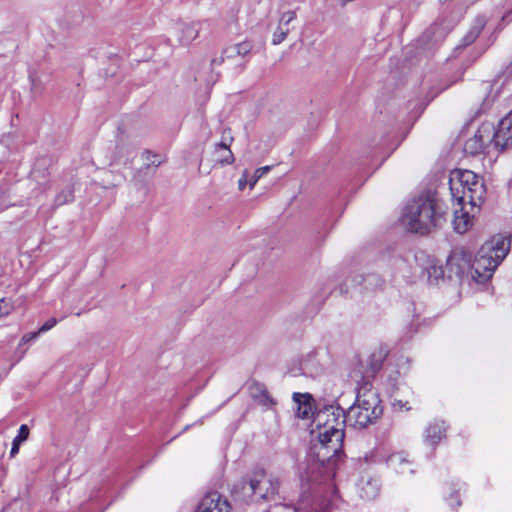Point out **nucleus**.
Masks as SVG:
<instances>
[{
	"label": "nucleus",
	"instance_id": "obj_1",
	"mask_svg": "<svg viewBox=\"0 0 512 512\" xmlns=\"http://www.w3.org/2000/svg\"><path fill=\"white\" fill-rule=\"evenodd\" d=\"M382 413L383 407L377 391L372 386L361 385L358 388L355 403L346 413L337 408L330 413L328 410L317 415L318 426H321L322 418L327 416L323 431L318 435L321 449L326 450L327 457L337 455L342 450L344 440L342 426L345 423L362 429L375 423Z\"/></svg>",
	"mask_w": 512,
	"mask_h": 512
},
{
	"label": "nucleus",
	"instance_id": "obj_2",
	"mask_svg": "<svg viewBox=\"0 0 512 512\" xmlns=\"http://www.w3.org/2000/svg\"><path fill=\"white\" fill-rule=\"evenodd\" d=\"M508 252L509 244L506 239L493 237L480 247L472 264L469 253L463 249H454L447 258L446 271L450 278L461 277L471 268L474 271L473 279L478 283H485L491 279Z\"/></svg>",
	"mask_w": 512,
	"mask_h": 512
},
{
	"label": "nucleus",
	"instance_id": "obj_3",
	"mask_svg": "<svg viewBox=\"0 0 512 512\" xmlns=\"http://www.w3.org/2000/svg\"><path fill=\"white\" fill-rule=\"evenodd\" d=\"M449 189L453 201L468 204L471 210L479 209L485 200L483 179L470 170L457 169L450 173Z\"/></svg>",
	"mask_w": 512,
	"mask_h": 512
},
{
	"label": "nucleus",
	"instance_id": "obj_4",
	"mask_svg": "<svg viewBox=\"0 0 512 512\" xmlns=\"http://www.w3.org/2000/svg\"><path fill=\"white\" fill-rule=\"evenodd\" d=\"M441 217L437 212L434 199L429 196H419L406 204L401 221L409 231L426 234L438 225Z\"/></svg>",
	"mask_w": 512,
	"mask_h": 512
},
{
	"label": "nucleus",
	"instance_id": "obj_5",
	"mask_svg": "<svg viewBox=\"0 0 512 512\" xmlns=\"http://www.w3.org/2000/svg\"><path fill=\"white\" fill-rule=\"evenodd\" d=\"M279 488L280 480L278 477L272 474L267 475L264 469L257 468L234 486L233 494L244 502L253 498L271 500L278 494Z\"/></svg>",
	"mask_w": 512,
	"mask_h": 512
},
{
	"label": "nucleus",
	"instance_id": "obj_6",
	"mask_svg": "<svg viewBox=\"0 0 512 512\" xmlns=\"http://www.w3.org/2000/svg\"><path fill=\"white\" fill-rule=\"evenodd\" d=\"M252 48L253 44L248 40L229 45L222 50L219 58L212 59L211 65L217 66L221 65L225 60H236L237 58H240L243 62L239 64V67L240 70L243 71L246 68V58L250 55Z\"/></svg>",
	"mask_w": 512,
	"mask_h": 512
},
{
	"label": "nucleus",
	"instance_id": "obj_7",
	"mask_svg": "<svg viewBox=\"0 0 512 512\" xmlns=\"http://www.w3.org/2000/svg\"><path fill=\"white\" fill-rule=\"evenodd\" d=\"M387 357V352L383 348L376 349L372 352V354L369 357V367L365 374H362L358 370H353L351 373V377L360 384L363 382L362 385H370V379L374 378L375 375L380 371L382 368L383 362Z\"/></svg>",
	"mask_w": 512,
	"mask_h": 512
},
{
	"label": "nucleus",
	"instance_id": "obj_8",
	"mask_svg": "<svg viewBox=\"0 0 512 512\" xmlns=\"http://www.w3.org/2000/svg\"><path fill=\"white\" fill-rule=\"evenodd\" d=\"M493 148L502 151L512 145V109L498 124L496 130L491 127Z\"/></svg>",
	"mask_w": 512,
	"mask_h": 512
},
{
	"label": "nucleus",
	"instance_id": "obj_9",
	"mask_svg": "<svg viewBox=\"0 0 512 512\" xmlns=\"http://www.w3.org/2000/svg\"><path fill=\"white\" fill-rule=\"evenodd\" d=\"M492 147L491 127L490 125H482L476 134L465 142L464 151L468 154L476 155Z\"/></svg>",
	"mask_w": 512,
	"mask_h": 512
},
{
	"label": "nucleus",
	"instance_id": "obj_10",
	"mask_svg": "<svg viewBox=\"0 0 512 512\" xmlns=\"http://www.w3.org/2000/svg\"><path fill=\"white\" fill-rule=\"evenodd\" d=\"M229 501L218 492L207 493L197 506L196 512H230Z\"/></svg>",
	"mask_w": 512,
	"mask_h": 512
},
{
	"label": "nucleus",
	"instance_id": "obj_11",
	"mask_svg": "<svg viewBox=\"0 0 512 512\" xmlns=\"http://www.w3.org/2000/svg\"><path fill=\"white\" fill-rule=\"evenodd\" d=\"M459 208L454 209V219L453 225L454 229L457 233L463 234L469 230V228L473 224V216L470 215V212L466 209L468 204H457Z\"/></svg>",
	"mask_w": 512,
	"mask_h": 512
},
{
	"label": "nucleus",
	"instance_id": "obj_12",
	"mask_svg": "<svg viewBox=\"0 0 512 512\" xmlns=\"http://www.w3.org/2000/svg\"><path fill=\"white\" fill-rule=\"evenodd\" d=\"M199 25L198 23H178L175 26V34L177 40L182 45H189L192 43L199 35Z\"/></svg>",
	"mask_w": 512,
	"mask_h": 512
},
{
	"label": "nucleus",
	"instance_id": "obj_13",
	"mask_svg": "<svg viewBox=\"0 0 512 512\" xmlns=\"http://www.w3.org/2000/svg\"><path fill=\"white\" fill-rule=\"evenodd\" d=\"M357 486L360 497L365 500L375 499L380 491L379 480L371 476H362Z\"/></svg>",
	"mask_w": 512,
	"mask_h": 512
},
{
	"label": "nucleus",
	"instance_id": "obj_14",
	"mask_svg": "<svg viewBox=\"0 0 512 512\" xmlns=\"http://www.w3.org/2000/svg\"><path fill=\"white\" fill-rule=\"evenodd\" d=\"M386 464L397 473H413L411 463L402 453H393L386 458Z\"/></svg>",
	"mask_w": 512,
	"mask_h": 512
},
{
	"label": "nucleus",
	"instance_id": "obj_15",
	"mask_svg": "<svg viewBox=\"0 0 512 512\" xmlns=\"http://www.w3.org/2000/svg\"><path fill=\"white\" fill-rule=\"evenodd\" d=\"M446 427L443 421L430 424L425 431V441L436 446L445 437Z\"/></svg>",
	"mask_w": 512,
	"mask_h": 512
},
{
	"label": "nucleus",
	"instance_id": "obj_16",
	"mask_svg": "<svg viewBox=\"0 0 512 512\" xmlns=\"http://www.w3.org/2000/svg\"><path fill=\"white\" fill-rule=\"evenodd\" d=\"M450 31V27L444 21H437L431 25L424 34V37L431 42L442 41Z\"/></svg>",
	"mask_w": 512,
	"mask_h": 512
},
{
	"label": "nucleus",
	"instance_id": "obj_17",
	"mask_svg": "<svg viewBox=\"0 0 512 512\" xmlns=\"http://www.w3.org/2000/svg\"><path fill=\"white\" fill-rule=\"evenodd\" d=\"M293 400L298 405L296 414L299 418H308L312 413V396L308 393H294Z\"/></svg>",
	"mask_w": 512,
	"mask_h": 512
},
{
	"label": "nucleus",
	"instance_id": "obj_18",
	"mask_svg": "<svg viewBox=\"0 0 512 512\" xmlns=\"http://www.w3.org/2000/svg\"><path fill=\"white\" fill-rule=\"evenodd\" d=\"M225 152V156L217 157L216 162L221 166L231 165L235 161L234 154L230 150V146L227 142H218L214 145V153Z\"/></svg>",
	"mask_w": 512,
	"mask_h": 512
},
{
	"label": "nucleus",
	"instance_id": "obj_19",
	"mask_svg": "<svg viewBox=\"0 0 512 512\" xmlns=\"http://www.w3.org/2000/svg\"><path fill=\"white\" fill-rule=\"evenodd\" d=\"M29 437V428L26 424H22L19 429L18 433L15 436V438L12 441V447L10 451V456L14 457L20 449V445L25 442Z\"/></svg>",
	"mask_w": 512,
	"mask_h": 512
},
{
	"label": "nucleus",
	"instance_id": "obj_20",
	"mask_svg": "<svg viewBox=\"0 0 512 512\" xmlns=\"http://www.w3.org/2000/svg\"><path fill=\"white\" fill-rule=\"evenodd\" d=\"M425 272L427 274V278L429 282H437L439 279H442L445 270L443 266L434 260H430L427 267H425Z\"/></svg>",
	"mask_w": 512,
	"mask_h": 512
},
{
	"label": "nucleus",
	"instance_id": "obj_21",
	"mask_svg": "<svg viewBox=\"0 0 512 512\" xmlns=\"http://www.w3.org/2000/svg\"><path fill=\"white\" fill-rule=\"evenodd\" d=\"M131 154H133V148L130 144L123 140H119L116 143L114 156L116 162H125Z\"/></svg>",
	"mask_w": 512,
	"mask_h": 512
},
{
	"label": "nucleus",
	"instance_id": "obj_22",
	"mask_svg": "<svg viewBox=\"0 0 512 512\" xmlns=\"http://www.w3.org/2000/svg\"><path fill=\"white\" fill-rule=\"evenodd\" d=\"M361 280L357 283L359 285H364L366 289H373L382 286L384 280L380 277V275L376 273H369L366 276H360Z\"/></svg>",
	"mask_w": 512,
	"mask_h": 512
},
{
	"label": "nucleus",
	"instance_id": "obj_23",
	"mask_svg": "<svg viewBox=\"0 0 512 512\" xmlns=\"http://www.w3.org/2000/svg\"><path fill=\"white\" fill-rule=\"evenodd\" d=\"M74 199L73 190L70 187H67L66 189L59 192L55 197V205L56 206H62L67 203L72 202Z\"/></svg>",
	"mask_w": 512,
	"mask_h": 512
},
{
	"label": "nucleus",
	"instance_id": "obj_24",
	"mask_svg": "<svg viewBox=\"0 0 512 512\" xmlns=\"http://www.w3.org/2000/svg\"><path fill=\"white\" fill-rule=\"evenodd\" d=\"M289 32H290V30L288 27H284L283 25L279 24V26L273 33L272 44L273 45L281 44L286 39Z\"/></svg>",
	"mask_w": 512,
	"mask_h": 512
},
{
	"label": "nucleus",
	"instance_id": "obj_25",
	"mask_svg": "<svg viewBox=\"0 0 512 512\" xmlns=\"http://www.w3.org/2000/svg\"><path fill=\"white\" fill-rule=\"evenodd\" d=\"M255 398L259 400V403L267 408H271L275 405V401L269 395L268 391L265 388L259 387V395H254Z\"/></svg>",
	"mask_w": 512,
	"mask_h": 512
},
{
	"label": "nucleus",
	"instance_id": "obj_26",
	"mask_svg": "<svg viewBox=\"0 0 512 512\" xmlns=\"http://www.w3.org/2000/svg\"><path fill=\"white\" fill-rule=\"evenodd\" d=\"M271 166H263L255 170L253 176L249 180L250 188H253L258 180L271 170Z\"/></svg>",
	"mask_w": 512,
	"mask_h": 512
},
{
	"label": "nucleus",
	"instance_id": "obj_27",
	"mask_svg": "<svg viewBox=\"0 0 512 512\" xmlns=\"http://www.w3.org/2000/svg\"><path fill=\"white\" fill-rule=\"evenodd\" d=\"M14 309L11 300L2 298L0 299V317L9 315Z\"/></svg>",
	"mask_w": 512,
	"mask_h": 512
},
{
	"label": "nucleus",
	"instance_id": "obj_28",
	"mask_svg": "<svg viewBox=\"0 0 512 512\" xmlns=\"http://www.w3.org/2000/svg\"><path fill=\"white\" fill-rule=\"evenodd\" d=\"M296 18L295 11H287L284 12L280 18V25H283L284 27H287L290 22H292Z\"/></svg>",
	"mask_w": 512,
	"mask_h": 512
},
{
	"label": "nucleus",
	"instance_id": "obj_29",
	"mask_svg": "<svg viewBox=\"0 0 512 512\" xmlns=\"http://www.w3.org/2000/svg\"><path fill=\"white\" fill-rule=\"evenodd\" d=\"M479 33H480L479 28H474V29L470 30L468 32V34L463 38L464 45H469L472 42H474L476 40V38L478 37Z\"/></svg>",
	"mask_w": 512,
	"mask_h": 512
},
{
	"label": "nucleus",
	"instance_id": "obj_30",
	"mask_svg": "<svg viewBox=\"0 0 512 512\" xmlns=\"http://www.w3.org/2000/svg\"><path fill=\"white\" fill-rule=\"evenodd\" d=\"M234 141L232 131L230 128H224L221 133V142H227V145H231Z\"/></svg>",
	"mask_w": 512,
	"mask_h": 512
},
{
	"label": "nucleus",
	"instance_id": "obj_31",
	"mask_svg": "<svg viewBox=\"0 0 512 512\" xmlns=\"http://www.w3.org/2000/svg\"><path fill=\"white\" fill-rule=\"evenodd\" d=\"M57 323L58 320L56 318H50L39 328L38 331L40 332V334L45 333L51 330Z\"/></svg>",
	"mask_w": 512,
	"mask_h": 512
},
{
	"label": "nucleus",
	"instance_id": "obj_32",
	"mask_svg": "<svg viewBox=\"0 0 512 512\" xmlns=\"http://www.w3.org/2000/svg\"><path fill=\"white\" fill-rule=\"evenodd\" d=\"M39 334H40L39 331L28 332V333L24 334L23 337L21 338L20 345L26 344V343H29V342L35 340L39 336Z\"/></svg>",
	"mask_w": 512,
	"mask_h": 512
},
{
	"label": "nucleus",
	"instance_id": "obj_33",
	"mask_svg": "<svg viewBox=\"0 0 512 512\" xmlns=\"http://www.w3.org/2000/svg\"><path fill=\"white\" fill-rule=\"evenodd\" d=\"M248 182H249V180H248V173H247V170H245L243 175H242V177L238 181L239 189L243 190L246 187Z\"/></svg>",
	"mask_w": 512,
	"mask_h": 512
},
{
	"label": "nucleus",
	"instance_id": "obj_34",
	"mask_svg": "<svg viewBox=\"0 0 512 512\" xmlns=\"http://www.w3.org/2000/svg\"><path fill=\"white\" fill-rule=\"evenodd\" d=\"M450 505L457 508L461 505V501L459 500V496L457 492H454L450 496Z\"/></svg>",
	"mask_w": 512,
	"mask_h": 512
},
{
	"label": "nucleus",
	"instance_id": "obj_35",
	"mask_svg": "<svg viewBox=\"0 0 512 512\" xmlns=\"http://www.w3.org/2000/svg\"><path fill=\"white\" fill-rule=\"evenodd\" d=\"M492 85L490 82L488 81H483L480 85H479V88L483 91V92H487L491 89Z\"/></svg>",
	"mask_w": 512,
	"mask_h": 512
},
{
	"label": "nucleus",
	"instance_id": "obj_36",
	"mask_svg": "<svg viewBox=\"0 0 512 512\" xmlns=\"http://www.w3.org/2000/svg\"><path fill=\"white\" fill-rule=\"evenodd\" d=\"M150 161L149 165H153L158 167L161 164V160L158 158L157 155H153V159L147 158Z\"/></svg>",
	"mask_w": 512,
	"mask_h": 512
},
{
	"label": "nucleus",
	"instance_id": "obj_37",
	"mask_svg": "<svg viewBox=\"0 0 512 512\" xmlns=\"http://www.w3.org/2000/svg\"><path fill=\"white\" fill-rule=\"evenodd\" d=\"M398 403H399V405H400V408H401V409H402V408H404V407H405V409H406V410H409V409H410L409 407H406V404H407V403L402 404V403H401V401H399Z\"/></svg>",
	"mask_w": 512,
	"mask_h": 512
},
{
	"label": "nucleus",
	"instance_id": "obj_38",
	"mask_svg": "<svg viewBox=\"0 0 512 512\" xmlns=\"http://www.w3.org/2000/svg\"><path fill=\"white\" fill-rule=\"evenodd\" d=\"M218 154V157H223L225 156V152H220V153H217Z\"/></svg>",
	"mask_w": 512,
	"mask_h": 512
},
{
	"label": "nucleus",
	"instance_id": "obj_39",
	"mask_svg": "<svg viewBox=\"0 0 512 512\" xmlns=\"http://www.w3.org/2000/svg\"><path fill=\"white\" fill-rule=\"evenodd\" d=\"M295 512H299V510L297 508H295Z\"/></svg>",
	"mask_w": 512,
	"mask_h": 512
}]
</instances>
